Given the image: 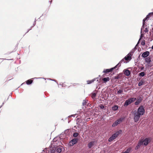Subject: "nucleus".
<instances>
[{"label":"nucleus","mask_w":153,"mask_h":153,"mask_svg":"<svg viewBox=\"0 0 153 153\" xmlns=\"http://www.w3.org/2000/svg\"><path fill=\"white\" fill-rule=\"evenodd\" d=\"M131 148H129L127 149L126 152L127 153H129L131 150Z\"/></svg>","instance_id":"26"},{"label":"nucleus","mask_w":153,"mask_h":153,"mask_svg":"<svg viewBox=\"0 0 153 153\" xmlns=\"http://www.w3.org/2000/svg\"><path fill=\"white\" fill-rule=\"evenodd\" d=\"M133 51L130 52L124 58L125 60L126 61L130 60L131 59V56L133 55Z\"/></svg>","instance_id":"6"},{"label":"nucleus","mask_w":153,"mask_h":153,"mask_svg":"<svg viewBox=\"0 0 153 153\" xmlns=\"http://www.w3.org/2000/svg\"><path fill=\"white\" fill-rule=\"evenodd\" d=\"M136 98H135L132 97L129 98L127 100H126L124 103V106H127L131 103L134 101L136 100Z\"/></svg>","instance_id":"2"},{"label":"nucleus","mask_w":153,"mask_h":153,"mask_svg":"<svg viewBox=\"0 0 153 153\" xmlns=\"http://www.w3.org/2000/svg\"><path fill=\"white\" fill-rule=\"evenodd\" d=\"M56 151L60 153L62 152V149L60 148H58L57 149Z\"/></svg>","instance_id":"25"},{"label":"nucleus","mask_w":153,"mask_h":153,"mask_svg":"<svg viewBox=\"0 0 153 153\" xmlns=\"http://www.w3.org/2000/svg\"><path fill=\"white\" fill-rule=\"evenodd\" d=\"M122 153H123V152Z\"/></svg>","instance_id":"44"},{"label":"nucleus","mask_w":153,"mask_h":153,"mask_svg":"<svg viewBox=\"0 0 153 153\" xmlns=\"http://www.w3.org/2000/svg\"><path fill=\"white\" fill-rule=\"evenodd\" d=\"M123 92L122 90H119L117 91V93L120 94L121 93Z\"/></svg>","instance_id":"33"},{"label":"nucleus","mask_w":153,"mask_h":153,"mask_svg":"<svg viewBox=\"0 0 153 153\" xmlns=\"http://www.w3.org/2000/svg\"><path fill=\"white\" fill-rule=\"evenodd\" d=\"M146 20H147L146 19V18H144L143 19V24H145V21Z\"/></svg>","instance_id":"30"},{"label":"nucleus","mask_w":153,"mask_h":153,"mask_svg":"<svg viewBox=\"0 0 153 153\" xmlns=\"http://www.w3.org/2000/svg\"><path fill=\"white\" fill-rule=\"evenodd\" d=\"M97 78H94L91 80H88L87 81V83L88 84H90L92 82H93L94 81H95Z\"/></svg>","instance_id":"19"},{"label":"nucleus","mask_w":153,"mask_h":153,"mask_svg":"<svg viewBox=\"0 0 153 153\" xmlns=\"http://www.w3.org/2000/svg\"><path fill=\"white\" fill-rule=\"evenodd\" d=\"M149 52L148 51H146L144 52L142 54V56L143 58L146 57L149 54Z\"/></svg>","instance_id":"10"},{"label":"nucleus","mask_w":153,"mask_h":153,"mask_svg":"<svg viewBox=\"0 0 153 153\" xmlns=\"http://www.w3.org/2000/svg\"><path fill=\"white\" fill-rule=\"evenodd\" d=\"M100 107L102 109H103V108H104V106L103 105H101L100 106Z\"/></svg>","instance_id":"36"},{"label":"nucleus","mask_w":153,"mask_h":153,"mask_svg":"<svg viewBox=\"0 0 153 153\" xmlns=\"http://www.w3.org/2000/svg\"><path fill=\"white\" fill-rule=\"evenodd\" d=\"M151 61V58L149 57H146L145 59V62L147 63L148 66H151L149 64Z\"/></svg>","instance_id":"11"},{"label":"nucleus","mask_w":153,"mask_h":153,"mask_svg":"<svg viewBox=\"0 0 153 153\" xmlns=\"http://www.w3.org/2000/svg\"><path fill=\"white\" fill-rule=\"evenodd\" d=\"M94 142H91L88 144V146L89 148H91L94 146Z\"/></svg>","instance_id":"15"},{"label":"nucleus","mask_w":153,"mask_h":153,"mask_svg":"<svg viewBox=\"0 0 153 153\" xmlns=\"http://www.w3.org/2000/svg\"><path fill=\"white\" fill-rule=\"evenodd\" d=\"M123 119L124 118L123 117L120 118L113 123L112 124V126L113 127H115L117 126L122 122Z\"/></svg>","instance_id":"5"},{"label":"nucleus","mask_w":153,"mask_h":153,"mask_svg":"<svg viewBox=\"0 0 153 153\" xmlns=\"http://www.w3.org/2000/svg\"><path fill=\"white\" fill-rule=\"evenodd\" d=\"M118 108V107L117 105H114L112 108V109L113 111H116Z\"/></svg>","instance_id":"20"},{"label":"nucleus","mask_w":153,"mask_h":153,"mask_svg":"<svg viewBox=\"0 0 153 153\" xmlns=\"http://www.w3.org/2000/svg\"><path fill=\"white\" fill-rule=\"evenodd\" d=\"M141 39H139V41H138V42H139L140 41V40Z\"/></svg>","instance_id":"40"},{"label":"nucleus","mask_w":153,"mask_h":153,"mask_svg":"<svg viewBox=\"0 0 153 153\" xmlns=\"http://www.w3.org/2000/svg\"><path fill=\"white\" fill-rule=\"evenodd\" d=\"M142 99L141 97H140L135 102V104L136 105H138L142 101Z\"/></svg>","instance_id":"13"},{"label":"nucleus","mask_w":153,"mask_h":153,"mask_svg":"<svg viewBox=\"0 0 153 153\" xmlns=\"http://www.w3.org/2000/svg\"><path fill=\"white\" fill-rule=\"evenodd\" d=\"M124 61V59H122L116 66H115L114 67L110 69H105L103 71V72L104 73H108L110 72H111L114 69L117 68V67L118 66H120V64L121 63H122Z\"/></svg>","instance_id":"1"},{"label":"nucleus","mask_w":153,"mask_h":153,"mask_svg":"<svg viewBox=\"0 0 153 153\" xmlns=\"http://www.w3.org/2000/svg\"><path fill=\"white\" fill-rule=\"evenodd\" d=\"M143 144L144 145H147L149 142L150 140L149 138H146L144 140L142 141Z\"/></svg>","instance_id":"9"},{"label":"nucleus","mask_w":153,"mask_h":153,"mask_svg":"<svg viewBox=\"0 0 153 153\" xmlns=\"http://www.w3.org/2000/svg\"><path fill=\"white\" fill-rule=\"evenodd\" d=\"M141 44L142 45H145V41L144 40L142 41L141 42Z\"/></svg>","instance_id":"31"},{"label":"nucleus","mask_w":153,"mask_h":153,"mask_svg":"<svg viewBox=\"0 0 153 153\" xmlns=\"http://www.w3.org/2000/svg\"><path fill=\"white\" fill-rule=\"evenodd\" d=\"M36 19H35V20H34V22L33 23V25L32 26H31L30 27V29H28L27 30V32H26V33H27L28 32V31L30 30L31 29V28L33 27H34L35 26V25H36Z\"/></svg>","instance_id":"17"},{"label":"nucleus","mask_w":153,"mask_h":153,"mask_svg":"<svg viewBox=\"0 0 153 153\" xmlns=\"http://www.w3.org/2000/svg\"><path fill=\"white\" fill-rule=\"evenodd\" d=\"M134 114V119L135 122H137L139 120L140 115L137 113L136 111L133 112Z\"/></svg>","instance_id":"4"},{"label":"nucleus","mask_w":153,"mask_h":153,"mask_svg":"<svg viewBox=\"0 0 153 153\" xmlns=\"http://www.w3.org/2000/svg\"><path fill=\"white\" fill-rule=\"evenodd\" d=\"M145 24H143L141 28V31H140V38H143V37L144 36V34L143 32V31L144 30V28H145Z\"/></svg>","instance_id":"8"},{"label":"nucleus","mask_w":153,"mask_h":153,"mask_svg":"<svg viewBox=\"0 0 153 153\" xmlns=\"http://www.w3.org/2000/svg\"><path fill=\"white\" fill-rule=\"evenodd\" d=\"M55 140V139H53V140Z\"/></svg>","instance_id":"43"},{"label":"nucleus","mask_w":153,"mask_h":153,"mask_svg":"<svg viewBox=\"0 0 153 153\" xmlns=\"http://www.w3.org/2000/svg\"><path fill=\"white\" fill-rule=\"evenodd\" d=\"M148 30L147 27H146L143 31V32H145V33L148 32Z\"/></svg>","instance_id":"27"},{"label":"nucleus","mask_w":153,"mask_h":153,"mask_svg":"<svg viewBox=\"0 0 153 153\" xmlns=\"http://www.w3.org/2000/svg\"><path fill=\"white\" fill-rule=\"evenodd\" d=\"M148 14L150 16H152L153 15V12L150 13Z\"/></svg>","instance_id":"35"},{"label":"nucleus","mask_w":153,"mask_h":153,"mask_svg":"<svg viewBox=\"0 0 153 153\" xmlns=\"http://www.w3.org/2000/svg\"><path fill=\"white\" fill-rule=\"evenodd\" d=\"M86 101L85 100H84L83 101V102H82V105H84L86 104Z\"/></svg>","instance_id":"34"},{"label":"nucleus","mask_w":153,"mask_h":153,"mask_svg":"<svg viewBox=\"0 0 153 153\" xmlns=\"http://www.w3.org/2000/svg\"><path fill=\"white\" fill-rule=\"evenodd\" d=\"M143 144V142L142 140H140L138 143L137 145L140 147Z\"/></svg>","instance_id":"28"},{"label":"nucleus","mask_w":153,"mask_h":153,"mask_svg":"<svg viewBox=\"0 0 153 153\" xmlns=\"http://www.w3.org/2000/svg\"><path fill=\"white\" fill-rule=\"evenodd\" d=\"M140 146H138V145H137V146L135 147V149H137Z\"/></svg>","instance_id":"37"},{"label":"nucleus","mask_w":153,"mask_h":153,"mask_svg":"<svg viewBox=\"0 0 153 153\" xmlns=\"http://www.w3.org/2000/svg\"><path fill=\"white\" fill-rule=\"evenodd\" d=\"M140 68L141 70H143L144 69V67H140Z\"/></svg>","instance_id":"38"},{"label":"nucleus","mask_w":153,"mask_h":153,"mask_svg":"<svg viewBox=\"0 0 153 153\" xmlns=\"http://www.w3.org/2000/svg\"><path fill=\"white\" fill-rule=\"evenodd\" d=\"M77 141V139L74 138L71 140L69 143V145L70 146H72L75 144Z\"/></svg>","instance_id":"7"},{"label":"nucleus","mask_w":153,"mask_h":153,"mask_svg":"<svg viewBox=\"0 0 153 153\" xmlns=\"http://www.w3.org/2000/svg\"><path fill=\"white\" fill-rule=\"evenodd\" d=\"M139 75L140 76H143L145 75V74L144 72H142L141 73H140L139 74Z\"/></svg>","instance_id":"24"},{"label":"nucleus","mask_w":153,"mask_h":153,"mask_svg":"<svg viewBox=\"0 0 153 153\" xmlns=\"http://www.w3.org/2000/svg\"><path fill=\"white\" fill-rule=\"evenodd\" d=\"M123 153H127L125 151V152H123Z\"/></svg>","instance_id":"41"},{"label":"nucleus","mask_w":153,"mask_h":153,"mask_svg":"<svg viewBox=\"0 0 153 153\" xmlns=\"http://www.w3.org/2000/svg\"><path fill=\"white\" fill-rule=\"evenodd\" d=\"M49 2H50V4H51L52 2V0H51V1H49Z\"/></svg>","instance_id":"39"},{"label":"nucleus","mask_w":153,"mask_h":153,"mask_svg":"<svg viewBox=\"0 0 153 153\" xmlns=\"http://www.w3.org/2000/svg\"><path fill=\"white\" fill-rule=\"evenodd\" d=\"M123 72L127 76H129L130 74V72L128 70H124Z\"/></svg>","instance_id":"14"},{"label":"nucleus","mask_w":153,"mask_h":153,"mask_svg":"<svg viewBox=\"0 0 153 153\" xmlns=\"http://www.w3.org/2000/svg\"><path fill=\"white\" fill-rule=\"evenodd\" d=\"M152 48L153 49V45H152Z\"/></svg>","instance_id":"42"},{"label":"nucleus","mask_w":153,"mask_h":153,"mask_svg":"<svg viewBox=\"0 0 153 153\" xmlns=\"http://www.w3.org/2000/svg\"><path fill=\"white\" fill-rule=\"evenodd\" d=\"M144 83V82L143 80H141L139 82L138 85L139 86H141L143 85Z\"/></svg>","instance_id":"21"},{"label":"nucleus","mask_w":153,"mask_h":153,"mask_svg":"<svg viewBox=\"0 0 153 153\" xmlns=\"http://www.w3.org/2000/svg\"><path fill=\"white\" fill-rule=\"evenodd\" d=\"M150 17V16L148 14L146 16V17H145L146 19L148 20Z\"/></svg>","instance_id":"32"},{"label":"nucleus","mask_w":153,"mask_h":153,"mask_svg":"<svg viewBox=\"0 0 153 153\" xmlns=\"http://www.w3.org/2000/svg\"><path fill=\"white\" fill-rule=\"evenodd\" d=\"M110 80V79L108 77L104 78L102 79V80L104 82H106Z\"/></svg>","instance_id":"18"},{"label":"nucleus","mask_w":153,"mask_h":153,"mask_svg":"<svg viewBox=\"0 0 153 153\" xmlns=\"http://www.w3.org/2000/svg\"><path fill=\"white\" fill-rule=\"evenodd\" d=\"M122 132V131L121 130H120L118 131H117L115 133H114V134L117 136V137Z\"/></svg>","instance_id":"16"},{"label":"nucleus","mask_w":153,"mask_h":153,"mask_svg":"<svg viewBox=\"0 0 153 153\" xmlns=\"http://www.w3.org/2000/svg\"><path fill=\"white\" fill-rule=\"evenodd\" d=\"M78 133H75L73 134V136L74 137H76L78 136Z\"/></svg>","instance_id":"29"},{"label":"nucleus","mask_w":153,"mask_h":153,"mask_svg":"<svg viewBox=\"0 0 153 153\" xmlns=\"http://www.w3.org/2000/svg\"><path fill=\"white\" fill-rule=\"evenodd\" d=\"M117 137V136L114 134L109 138L108 140L109 142H111L116 138Z\"/></svg>","instance_id":"12"},{"label":"nucleus","mask_w":153,"mask_h":153,"mask_svg":"<svg viewBox=\"0 0 153 153\" xmlns=\"http://www.w3.org/2000/svg\"><path fill=\"white\" fill-rule=\"evenodd\" d=\"M32 82L33 81L32 80H28L26 81V83L27 84L30 85L31 84Z\"/></svg>","instance_id":"22"},{"label":"nucleus","mask_w":153,"mask_h":153,"mask_svg":"<svg viewBox=\"0 0 153 153\" xmlns=\"http://www.w3.org/2000/svg\"><path fill=\"white\" fill-rule=\"evenodd\" d=\"M122 153H123V152Z\"/></svg>","instance_id":"45"},{"label":"nucleus","mask_w":153,"mask_h":153,"mask_svg":"<svg viewBox=\"0 0 153 153\" xmlns=\"http://www.w3.org/2000/svg\"><path fill=\"white\" fill-rule=\"evenodd\" d=\"M145 113V110L143 106H140L138 108L137 113L140 115H143Z\"/></svg>","instance_id":"3"},{"label":"nucleus","mask_w":153,"mask_h":153,"mask_svg":"<svg viewBox=\"0 0 153 153\" xmlns=\"http://www.w3.org/2000/svg\"><path fill=\"white\" fill-rule=\"evenodd\" d=\"M96 93H92L91 94V97L92 98L94 99L96 97Z\"/></svg>","instance_id":"23"}]
</instances>
